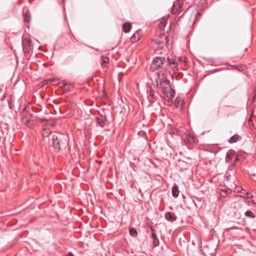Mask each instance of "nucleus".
Segmentation results:
<instances>
[{
	"label": "nucleus",
	"mask_w": 256,
	"mask_h": 256,
	"mask_svg": "<svg viewBox=\"0 0 256 256\" xmlns=\"http://www.w3.org/2000/svg\"><path fill=\"white\" fill-rule=\"evenodd\" d=\"M49 145L52 146L56 152H60L62 146H65L67 144L66 136L60 133L53 132L50 134Z\"/></svg>",
	"instance_id": "nucleus-1"
},
{
	"label": "nucleus",
	"mask_w": 256,
	"mask_h": 256,
	"mask_svg": "<svg viewBox=\"0 0 256 256\" xmlns=\"http://www.w3.org/2000/svg\"><path fill=\"white\" fill-rule=\"evenodd\" d=\"M158 79L156 80V87L158 88H163L164 92H165V90L170 86V81L167 78V74L166 72H158Z\"/></svg>",
	"instance_id": "nucleus-2"
},
{
	"label": "nucleus",
	"mask_w": 256,
	"mask_h": 256,
	"mask_svg": "<svg viewBox=\"0 0 256 256\" xmlns=\"http://www.w3.org/2000/svg\"><path fill=\"white\" fill-rule=\"evenodd\" d=\"M166 60L164 57L157 56L155 58L152 60V64L150 68V70L154 71L156 69L158 68H164Z\"/></svg>",
	"instance_id": "nucleus-3"
},
{
	"label": "nucleus",
	"mask_w": 256,
	"mask_h": 256,
	"mask_svg": "<svg viewBox=\"0 0 256 256\" xmlns=\"http://www.w3.org/2000/svg\"><path fill=\"white\" fill-rule=\"evenodd\" d=\"M31 40L30 38L24 39L22 40V47L24 52L28 54L31 50Z\"/></svg>",
	"instance_id": "nucleus-4"
},
{
	"label": "nucleus",
	"mask_w": 256,
	"mask_h": 256,
	"mask_svg": "<svg viewBox=\"0 0 256 256\" xmlns=\"http://www.w3.org/2000/svg\"><path fill=\"white\" fill-rule=\"evenodd\" d=\"M184 144L187 146H191L194 145V144L196 142V138L193 136V134H188L186 136V138H184Z\"/></svg>",
	"instance_id": "nucleus-5"
},
{
	"label": "nucleus",
	"mask_w": 256,
	"mask_h": 256,
	"mask_svg": "<svg viewBox=\"0 0 256 256\" xmlns=\"http://www.w3.org/2000/svg\"><path fill=\"white\" fill-rule=\"evenodd\" d=\"M167 63L166 66H171L172 68L175 72L176 70H178V63L176 62V59L174 58H168Z\"/></svg>",
	"instance_id": "nucleus-6"
},
{
	"label": "nucleus",
	"mask_w": 256,
	"mask_h": 256,
	"mask_svg": "<svg viewBox=\"0 0 256 256\" xmlns=\"http://www.w3.org/2000/svg\"><path fill=\"white\" fill-rule=\"evenodd\" d=\"M151 230V238L152 240L153 246L154 247H156L159 244V240L156 236V230L153 226H150Z\"/></svg>",
	"instance_id": "nucleus-7"
},
{
	"label": "nucleus",
	"mask_w": 256,
	"mask_h": 256,
	"mask_svg": "<svg viewBox=\"0 0 256 256\" xmlns=\"http://www.w3.org/2000/svg\"><path fill=\"white\" fill-rule=\"evenodd\" d=\"M165 218L168 221L170 222L176 220L177 218L176 214L172 212H166L165 214Z\"/></svg>",
	"instance_id": "nucleus-8"
},
{
	"label": "nucleus",
	"mask_w": 256,
	"mask_h": 256,
	"mask_svg": "<svg viewBox=\"0 0 256 256\" xmlns=\"http://www.w3.org/2000/svg\"><path fill=\"white\" fill-rule=\"evenodd\" d=\"M106 118L105 116L101 114L96 118V124L101 128H103L105 124Z\"/></svg>",
	"instance_id": "nucleus-9"
},
{
	"label": "nucleus",
	"mask_w": 256,
	"mask_h": 256,
	"mask_svg": "<svg viewBox=\"0 0 256 256\" xmlns=\"http://www.w3.org/2000/svg\"><path fill=\"white\" fill-rule=\"evenodd\" d=\"M164 93L165 95H166L167 97H169L170 99H172L174 96L176 92L174 89L168 86V88L165 90V92Z\"/></svg>",
	"instance_id": "nucleus-10"
},
{
	"label": "nucleus",
	"mask_w": 256,
	"mask_h": 256,
	"mask_svg": "<svg viewBox=\"0 0 256 256\" xmlns=\"http://www.w3.org/2000/svg\"><path fill=\"white\" fill-rule=\"evenodd\" d=\"M183 4V2L182 0H177L174 4L173 8L172 9V12H174L175 10L178 11L180 9Z\"/></svg>",
	"instance_id": "nucleus-11"
},
{
	"label": "nucleus",
	"mask_w": 256,
	"mask_h": 256,
	"mask_svg": "<svg viewBox=\"0 0 256 256\" xmlns=\"http://www.w3.org/2000/svg\"><path fill=\"white\" fill-rule=\"evenodd\" d=\"M236 153L234 150H229L226 154V160L230 162L235 157Z\"/></svg>",
	"instance_id": "nucleus-12"
},
{
	"label": "nucleus",
	"mask_w": 256,
	"mask_h": 256,
	"mask_svg": "<svg viewBox=\"0 0 256 256\" xmlns=\"http://www.w3.org/2000/svg\"><path fill=\"white\" fill-rule=\"evenodd\" d=\"M184 103V102L182 98L180 96H178L176 97L174 102V106L176 108H178L180 104L182 106Z\"/></svg>",
	"instance_id": "nucleus-13"
},
{
	"label": "nucleus",
	"mask_w": 256,
	"mask_h": 256,
	"mask_svg": "<svg viewBox=\"0 0 256 256\" xmlns=\"http://www.w3.org/2000/svg\"><path fill=\"white\" fill-rule=\"evenodd\" d=\"M172 194L174 198H177L178 196V194H179L178 187L176 184H174V186H172Z\"/></svg>",
	"instance_id": "nucleus-14"
},
{
	"label": "nucleus",
	"mask_w": 256,
	"mask_h": 256,
	"mask_svg": "<svg viewBox=\"0 0 256 256\" xmlns=\"http://www.w3.org/2000/svg\"><path fill=\"white\" fill-rule=\"evenodd\" d=\"M240 136L238 134H235L231 136L228 140V142L230 144L236 142L239 140Z\"/></svg>",
	"instance_id": "nucleus-15"
},
{
	"label": "nucleus",
	"mask_w": 256,
	"mask_h": 256,
	"mask_svg": "<svg viewBox=\"0 0 256 256\" xmlns=\"http://www.w3.org/2000/svg\"><path fill=\"white\" fill-rule=\"evenodd\" d=\"M122 29L124 32H129L131 29V25L129 22H126L122 25Z\"/></svg>",
	"instance_id": "nucleus-16"
},
{
	"label": "nucleus",
	"mask_w": 256,
	"mask_h": 256,
	"mask_svg": "<svg viewBox=\"0 0 256 256\" xmlns=\"http://www.w3.org/2000/svg\"><path fill=\"white\" fill-rule=\"evenodd\" d=\"M101 59L102 60V62L101 64L103 68H106V64L109 62V58L107 56H102Z\"/></svg>",
	"instance_id": "nucleus-17"
},
{
	"label": "nucleus",
	"mask_w": 256,
	"mask_h": 256,
	"mask_svg": "<svg viewBox=\"0 0 256 256\" xmlns=\"http://www.w3.org/2000/svg\"><path fill=\"white\" fill-rule=\"evenodd\" d=\"M149 100L151 101L152 100H154L157 98V95L155 94L154 91L152 90V88H150L149 90Z\"/></svg>",
	"instance_id": "nucleus-18"
},
{
	"label": "nucleus",
	"mask_w": 256,
	"mask_h": 256,
	"mask_svg": "<svg viewBox=\"0 0 256 256\" xmlns=\"http://www.w3.org/2000/svg\"><path fill=\"white\" fill-rule=\"evenodd\" d=\"M160 37L162 40V45L166 44L168 42V37L165 36L164 34H162L160 36Z\"/></svg>",
	"instance_id": "nucleus-19"
},
{
	"label": "nucleus",
	"mask_w": 256,
	"mask_h": 256,
	"mask_svg": "<svg viewBox=\"0 0 256 256\" xmlns=\"http://www.w3.org/2000/svg\"><path fill=\"white\" fill-rule=\"evenodd\" d=\"M24 21L26 22H29L30 21L31 17L28 10L26 13L23 14Z\"/></svg>",
	"instance_id": "nucleus-20"
},
{
	"label": "nucleus",
	"mask_w": 256,
	"mask_h": 256,
	"mask_svg": "<svg viewBox=\"0 0 256 256\" xmlns=\"http://www.w3.org/2000/svg\"><path fill=\"white\" fill-rule=\"evenodd\" d=\"M140 38L139 34L138 32H135L130 38L131 41L132 42H138Z\"/></svg>",
	"instance_id": "nucleus-21"
},
{
	"label": "nucleus",
	"mask_w": 256,
	"mask_h": 256,
	"mask_svg": "<svg viewBox=\"0 0 256 256\" xmlns=\"http://www.w3.org/2000/svg\"><path fill=\"white\" fill-rule=\"evenodd\" d=\"M130 234L133 237H136L138 235V232L134 228H130Z\"/></svg>",
	"instance_id": "nucleus-22"
},
{
	"label": "nucleus",
	"mask_w": 256,
	"mask_h": 256,
	"mask_svg": "<svg viewBox=\"0 0 256 256\" xmlns=\"http://www.w3.org/2000/svg\"><path fill=\"white\" fill-rule=\"evenodd\" d=\"M232 67L234 68L236 70H238L240 71L243 70L246 68L245 65H232Z\"/></svg>",
	"instance_id": "nucleus-23"
},
{
	"label": "nucleus",
	"mask_w": 256,
	"mask_h": 256,
	"mask_svg": "<svg viewBox=\"0 0 256 256\" xmlns=\"http://www.w3.org/2000/svg\"><path fill=\"white\" fill-rule=\"evenodd\" d=\"M166 20L164 19H162L158 24V28L160 29H162L166 26Z\"/></svg>",
	"instance_id": "nucleus-24"
},
{
	"label": "nucleus",
	"mask_w": 256,
	"mask_h": 256,
	"mask_svg": "<svg viewBox=\"0 0 256 256\" xmlns=\"http://www.w3.org/2000/svg\"><path fill=\"white\" fill-rule=\"evenodd\" d=\"M244 214L246 216H248V217H249L250 218H255V215L254 214V212L250 210H247L245 212Z\"/></svg>",
	"instance_id": "nucleus-25"
},
{
	"label": "nucleus",
	"mask_w": 256,
	"mask_h": 256,
	"mask_svg": "<svg viewBox=\"0 0 256 256\" xmlns=\"http://www.w3.org/2000/svg\"><path fill=\"white\" fill-rule=\"evenodd\" d=\"M154 42H155L156 44H157V45L159 47L162 48L164 46V45L162 44V40H161V39H160V36H159L158 38L156 40H155Z\"/></svg>",
	"instance_id": "nucleus-26"
},
{
	"label": "nucleus",
	"mask_w": 256,
	"mask_h": 256,
	"mask_svg": "<svg viewBox=\"0 0 256 256\" xmlns=\"http://www.w3.org/2000/svg\"><path fill=\"white\" fill-rule=\"evenodd\" d=\"M248 124L249 126H250V128H252L254 127V124L253 122V120H252V118H250L248 120Z\"/></svg>",
	"instance_id": "nucleus-27"
},
{
	"label": "nucleus",
	"mask_w": 256,
	"mask_h": 256,
	"mask_svg": "<svg viewBox=\"0 0 256 256\" xmlns=\"http://www.w3.org/2000/svg\"><path fill=\"white\" fill-rule=\"evenodd\" d=\"M73 86L71 84H68V86L65 88L64 90L66 92H68L72 90Z\"/></svg>",
	"instance_id": "nucleus-28"
},
{
	"label": "nucleus",
	"mask_w": 256,
	"mask_h": 256,
	"mask_svg": "<svg viewBox=\"0 0 256 256\" xmlns=\"http://www.w3.org/2000/svg\"><path fill=\"white\" fill-rule=\"evenodd\" d=\"M50 134H53V133L51 132L49 130H47L46 132H44L42 134V136H43L44 138H46V137H48V136L50 137Z\"/></svg>",
	"instance_id": "nucleus-29"
},
{
	"label": "nucleus",
	"mask_w": 256,
	"mask_h": 256,
	"mask_svg": "<svg viewBox=\"0 0 256 256\" xmlns=\"http://www.w3.org/2000/svg\"><path fill=\"white\" fill-rule=\"evenodd\" d=\"M240 158L238 156H236L234 162L232 164V166H234L236 163L239 161Z\"/></svg>",
	"instance_id": "nucleus-30"
},
{
	"label": "nucleus",
	"mask_w": 256,
	"mask_h": 256,
	"mask_svg": "<svg viewBox=\"0 0 256 256\" xmlns=\"http://www.w3.org/2000/svg\"><path fill=\"white\" fill-rule=\"evenodd\" d=\"M28 114V116H30L29 118L26 117V118H22L23 120H25L26 123L30 122V118L32 117V114Z\"/></svg>",
	"instance_id": "nucleus-31"
},
{
	"label": "nucleus",
	"mask_w": 256,
	"mask_h": 256,
	"mask_svg": "<svg viewBox=\"0 0 256 256\" xmlns=\"http://www.w3.org/2000/svg\"><path fill=\"white\" fill-rule=\"evenodd\" d=\"M178 61L180 63L184 62L185 64H188L185 58H178Z\"/></svg>",
	"instance_id": "nucleus-32"
},
{
	"label": "nucleus",
	"mask_w": 256,
	"mask_h": 256,
	"mask_svg": "<svg viewBox=\"0 0 256 256\" xmlns=\"http://www.w3.org/2000/svg\"><path fill=\"white\" fill-rule=\"evenodd\" d=\"M236 190H237V192H240V193H242L243 192H244L245 191V190H244L243 188H236Z\"/></svg>",
	"instance_id": "nucleus-33"
},
{
	"label": "nucleus",
	"mask_w": 256,
	"mask_h": 256,
	"mask_svg": "<svg viewBox=\"0 0 256 256\" xmlns=\"http://www.w3.org/2000/svg\"><path fill=\"white\" fill-rule=\"evenodd\" d=\"M60 84V88H65L68 86V84H67L66 82H62V83Z\"/></svg>",
	"instance_id": "nucleus-34"
},
{
	"label": "nucleus",
	"mask_w": 256,
	"mask_h": 256,
	"mask_svg": "<svg viewBox=\"0 0 256 256\" xmlns=\"http://www.w3.org/2000/svg\"><path fill=\"white\" fill-rule=\"evenodd\" d=\"M202 14V12H197L196 14V19H198L199 18V17H200L201 16Z\"/></svg>",
	"instance_id": "nucleus-35"
},
{
	"label": "nucleus",
	"mask_w": 256,
	"mask_h": 256,
	"mask_svg": "<svg viewBox=\"0 0 256 256\" xmlns=\"http://www.w3.org/2000/svg\"><path fill=\"white\" fill-rule=\"evenodd\" d=\"M250 192H246V196L248 198H250L251 199L252 198H253V196L251 195L250 196Z\"/></svg>",
	"instance_id": "nucleus-36"
},
{
	"label": "nucleus",
	"mask_w": 256,
	"mask_h": 256,
	"mask_svg": "<svg viewBox=\"0 0 256 256\" xmlns=\"http://www.w3.org/2000/svg\"><path fill=\"white\" fill-rule=\"evenodd\" d=\"M38 120L41 122H44L45 121H47V120L46 118H38Z\"/></svg>",
	"instance_id": "nucleus-37"
},
{
	"label": "nucleus",
	"mask_w": 256,
	"mask_h": 256,
	"mask_svg": "<svg viewBox=\"0 0 256 256\" xmlns=\"http://www.w3.org/2000/svg\"><path fill=\"white\" fill-rule=\"evenodd\" d=\"M53 82V80H46V84H49L50 82Z\"/></svg>",
	"instance_id": "nucleus-38"
},
{
	"label": "nucleus",
	"mask_w": 256,
	"mask_h": 256,
	"mask_svg": "<svg viewBox=\"0 0 256 256\" xmlns=\"http://www.w3.org/2000/svg\"><path fill=\"white\" fill-rule=\"evenodd\" d=\"M219 71H220V70L218 69V68H216V69H214V70H213L212 72H219Z\"/></svg>",
	"instance_id": "nucleus-39"
},
{
	"label": "nucleus",
	"mask_w": 256,
	"mask_h": 256,
	"mask_svg": "<svg viewBox=\"0 0 256 256\" xmlns=\"http://www.w3.org/2000/svg\"><path fill=\"white\" fill-rule=\"evenodd\" d=\"M67 256H74V255L73 254L72 252H70L68 254Z\"/></svg>",
	"instance_id": "nucleus-40"
},
{
	"label": "nucleus",
	"mask_w": 256,
	"mask_h": 256,
	"mask_svg": "<svg viewBox=\"0 0 256 256\" xmlns=\"http://www.w3.org/2000/svg\"><path fill=\"white\" fill-rule=\"evenodd\" d=\"M2 91V88H0V93Z\"/></svg>",
	"instance_id": "nucleus-41"
},
{
	"label": "nucleus",
	"mask_w": 256,
	"mask_h": 256,
	"mask_svg": "<svg viewBox=\"0 0 256 256\" xmlns=\"http://www.w3.org/2000/svg\"><path fill=\"white\" fill-rule=\"evenodd\" d=\"M64 1V0H62V2Z\"/></svg>",
	"instance_id": "nucleus-42"
}]
</instances>
